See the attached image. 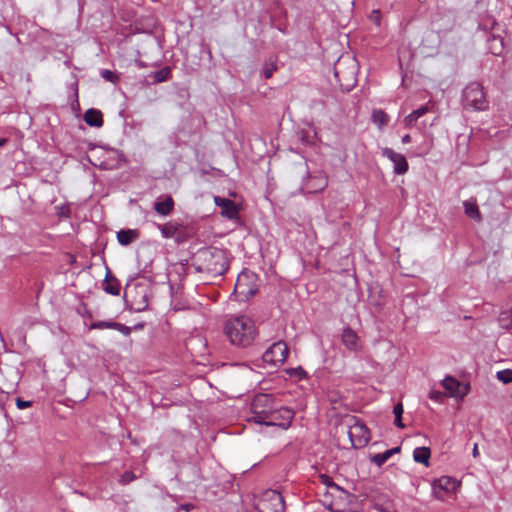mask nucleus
Segmentation results:
<instances>
[{
    "mask_svg": "<svg viewBox=\"0 0 512 512\" xmlns=\"http://www.w3.org/2000/svg\"><path fill=\"white\" fill-rule=\"evenodd\" d=\"M191 260V265L197 273H205L211 278L220 277L229 269L227 252L217 247L201 248Z\"/></svg>",
    "mask_w": 512,
    "mask_h": 512,
    "instance_id": "obj_1",
    "label": "nucleus"
},
{
    "mask_svg": "<svg viewBox=\"0 0 512 512\" xmlns=\"http://www.w3.org/2000/svg\"><path fill=\"white\" fill-rule=\"evenodd\" d=\"M224 333L232 345L245 348L254 341L256 328L249 317L239 316L225 322Z\"/></svg>",
    "mask_w": 512,
    "mask_h": 512,
    "instance_id": "obj_2",
    "label": "nucleus"
},
{
    "mask_svg": "<svg viewBox=\"0 0 512 512\" xmlns=\"http://www.w3.org/2000/svg\"><path fill=\"white\" fill-rule=\"evenodd\" d=\"M462 107L471 111H485L489 108L484 87L479 82L469 83L462 91Z\"/></svg>",
    "mask_w": 512,
    "mask_h": 512,
    "instance_id": "obj_3",
    "label": "nucleus"
},
{
    "mask_svg": "<svg viewBox=\"0 0 512 512\" xmlns=\"http://www.w3.org/2000/svg\"><path fill=\"white\" fill-rule=\"evenodd\" d=\"M151 290L145 284H136L132 288L126 286L124 301L126 307L134 312H142L148 308Z\"/></svg>",
    "mask_w": 512,
    "mask_h": 512,
    "instance_id": "obj_4",
    "label": "nucleus"
},
{
    "mask_svg": "<svg viewBox=\"0 0 512 512\" xmlns=\"http://www.w3.org/2000/svg\"><path fill=\"white\" fill-rule=\"evenodd\" d=\"M276 406V398L272 394L259 393L255 395L250 405L252 413L250 420L263 425Z\"/></svg>",
    "mask_w": 512,
    "mask_h": 512,
    "instance_id": "obj_5",
    "label": "nucleus"
},
{
    "mask_svg": "<svg viewBox=\"0 0 512 512\" xmlns=\"http://www.w3.org/2000/svg\"><path fill=\"white\" fill-rule=\"evenodd\" d=\"M347 424L348 436L351 446L355 449L365 447L370 441V431L368 427L358 417L348 415L345 418Z\"/></svg>",
    "mask_w": 512,
    "mask_h": 512,
    "instance_id": "obj_6",
    "label": "nucleus"
},
{
    "mask_svg": "<svg viewBox=\"0 0 512 512\" xmlns=\"http://www.w3.org/2000/svg\"><path fill=\"white\" fill-rule=\"evenodd\" d=\"M257 512H285V501L276 490L265 491L255 505Z\"/></svg>",
    "mask_w": 512,
    "mask_h": 512,
    "instance_id": "obj_7",
    "label": "nucleus"
},
{
    "mask_svg": "<svg viewBox=\"0 0 512 512\" xmlns=\"http://www.w3.org/2000/svg\"><path fill=\"white\" fill-rule=\"evenodd\" d=\"M257 276L253 272H241L238 277L234 288L241 300L247 301L253 297L258 291Z\"/></svg>",
    "mask_w": 512,
    "mask_h": 512,
    "instance_id": "obj_8",
    "label": "nucleus"
},
{
    "mask_svg": "<svg viewBox=\"0 0 512 512\" xmlns=\"http://www.w3.org/2000/svg\"><path fill=\"white\" fill-rule=\"evenodd\" d=\"M295 412L293 409L285 406H276L270 416L264 421L265 426H278L282 429L290 427L292 420L294 419Z\"/></svg>",
    "mask_w": 512,
    "mask_h": 512,
    "instance_id": "obj_9",
    "label": "nucleus"
},
{
    "mask_svg": "<svg viewBox=\"0 0 512 512\" xmlns=\"http://www.w3.org/2000/svg\"><path fill=\"white\" fill-rule=\"evenodd\" d=\"M289 354V348L284 341L273 343L263 354L262 359L265 363L274 366L281 365L285 362Z\"/></svg>",
    "mask_w": 512,
    "mask_h": 512,
    "instance_id": "obj_10",
    "label": "nucleus"
},
{
    "mask_svg": "<svg viewBox=\"0 0 512 512\" xmlns=\"http://www.w3.org/2000/svg\"><path fill=\"white\" fill-rule=\"evenodd\" d=\"M300 166L305 167V179L302 183L301 189L306 193H317L324 190L328 185V178L319 173L318 175L311 176L306 162L300 163Z\"/></svg>",
    "mask_w": 512,
    "mask_h": 512,
    "instance_id": "obj_11",
    "label": "nucleus"
},
{
    "mask_svg": "<svg viewBox=\"0 0 512 512\" xmlns=\"http://www.w3.org/2000/svg\"><path fill=\"white\" fill-rule=\"evenodd\" d=\"M330 489L332 490L331 496L335 500L329 504V509L332 512H344L348 508L351 495L335 483L330 485Z\"/></svg>",
    "mask_w": 512,
    "mask_h": 512,
    "instance_id": "obj_12",
    "label": "nucleus"
},
{
    "mask_svg": "<svg viewBox=\"0 0 512 512\" xmlns=\"http://www.w3.org/2000/svg\"><path fill=\"white\" fill-rule=\"evenodd\" d=\"M382 156L393 163V172L397 175L405 174L409 169V164L403 154L395 152L392 148L385 147L381 150Z\"/></svg>",
    "mask_w": 512,
    "mask_h": 512,
    "instance_id": "obj_13",
    "label": "nucleus"
},
{
    "mask_svg": "<svg viewBox=\"0 0 512 512\" xmlns=\"http://www.w3.org/2000/svg\"><path fill=\"white\" fill-rule=\"evenodd\" d=\"M458 482L449 476H443L433 482V492L437 499H444V494L453 492L458 487Z\"/></svg>",
    "mask_w": 512,
    "mask_h": 512,
    "instance_id": "obj_14",
    "label": "nucleus"
},
{
    "mask_svg": "<svg viewBox=\"0 0 512 512\" xmlns=\"http://www.w3.org/2000/svg\"><path fill=\"white\" fill-rule=\"evenodd\" d=\"M442 386L451 397L463 398L469 392V385H463L457 379L448 376L442 381Z\"/></svg>",
    "mask_w": 512,
    "mask_h": 512,
    "instance_id": "obj_15",
    "label": "nucleus"
},
{
    "mask_svg": "<svg viewBox=\"0 0 512 512\" xmlns=\"http://www.w3.org/2000/svg\"><path fill=\"white\" fill-rule=\"evenodd\" d=\"M215 204L221 208V215L227 219H235L238 215V209L234 201L220 196L214 197Z\"/></svg>",
    "mask_w": 512,
    "mask_h": 512,
    "instance_id": "obj_16",
    "label": "nucleus"
},
{
    "mask_svg": "<svg viewBox=\"0 0 512 512\" xmlns=\"http://www.w3.org/2000/svg\"><path fill=\"white\" fill-rule=\"evenodd\" d=\"M341 340L343 345L352 352H357L361 349V341L357 333L350 327L344 328Z\"/></svg>",
    "mask_w": 512,
    "mask_h": 512,
    "instance_id": "obj_17",
    "label": "nucleus"
},
{
    "mask_svg": "<svg viewBox=\"0 0 512 512\" xmlns=\"http://www.w3.org/2000/svg\"><path fill=\"white\" fill-rule=\"evenodd\" d=\"M175 202L170 195H161L154 202V210L162 215L168 216L174 210Z\"/></svg>",
    "mask_w": 512,
    "mask_h": 512,
    "instance_id": "obj_18",
    "label": "nucleus"
},
{
    "mask_svg": "<svg viewBox=\"0 0 512 512\" xmlns=\"http://www.w3.org/2000/svg\"><path fill=\"white\" fill-rule=\"evenodd\" d=\"M120 288L121 286L119 280L113 275L111 270L106 267V274L102 283V289L107 294L118 296L120 295Z\"/></svg>",
    "mask_w": 512,
    "mask_h": 512,
    "instance_id": "obj_19",
    "label": "nucleus"
},
{
    "mask_svg": "<svg viewBox=\"0 0 512 512\" xmlns=\"http://www.w3.org/2000/svg\"><path fill=\"white\" fill-rule=\"evenodd\" d=\"M182 224L177 221H169L164 224H157V228L160 230L161 235L165 239L174 238L179 234Z\"/></svg>",
    "mask_w": 512,
    "mask_h": 512,
    "instance_id": "obj_20",
    "label": "nucleus"
},
{
    "mask_svg": "<svg viewBox=\"0 0 512 512\" xmlns=\"http://www.w3.org/2000/svg\"><path fill=\"white\" fill-rule=\"evenodd\" d=\"M84 121L90 127L100 128L104 124L103 114L98 109L90 108L84 114Z\"/></svg>",
    "mask_w": 512,
    "mask_h": 512,
    "instance_id": "obj_21",
    "label": "nucleus"
},
{
    "mask_svg": "<svg viewBox=\"0 0 512 512\" xmlns=\"http://www.w3.org/2000/svg\"><path fill=\"white\" fill-rule=\"evenodd\" d=\"M139 236V233L137 230L132 229H122L117 232V240L119 244L123 246H127L131 244L133 241H135Z\"/></svg>",
    "mask_w": 512,
    "mask_h": 512,
    "instance_id": "obj_22",
    "label": "nucleus"
},
{
    "mask_svg": "<svg viewBox=\"0 0 512 512\" xmlns=\"http://www.w3.org/2000/svg\"><path fill=\"white\" fill-rule=\"evenodd\" d=\"M429 111L428 105H423L416 110H413L409 115L404 118V124L407 128L415 125L417 120Z\"/></svg>",
    "mask_w": 512,
    "mask_h": 512,
    "instance_id": "obj_23",
    "label": "nucleus"
},
{
    "mask_svg": "<svg viewBox=\"0 0 512 512\" xmlns=\"http://www.w3.org/2000/svg\"><path fill=\"white\" fill-rule=\"evenodd\" d=\"M463 207H464V211H465V214L475 220L476 222H481L482 221V215H481V212L479 210V207L476 203V201H464L463 202Z\"/></svg>",
    "mask_w": 512,
    "mask_h": 512,
    "instance_id": "obj_24",
    "label": "nucleus"
},
{
    "mask_svg": "<svg viewBox=\"0 0 512 512\" xmlns=\"http://www.w3.org/2000/svg\"><path fill=\"white\" fill-rule=\"evenodd\" d=\"M431 451L428 447H417L413 451V459L417 463H421L426 467L429 466Z\"/></svg>",
    "mask_w": 512,
    "mask_h": 512,
    "instance_id": "obj_25",
    "label": "nucleus"
},
{
    "mask_svg": "<svg viewBox=\"0 0 512 512\" xmlns=\"http://www.w3.org/2000/svg\"><path fill=\"white\" fill-rule=\"evenodd\" d=\"M148 77L152 79L154 84L165 82L171 77V68L165 66L160 70L149 73Z\"/></svg>",
    "mask_w": 512,
    "mask_h": 512,
    "instance_id": "obj_26",
    "label": "nucleus"
},
{
    "mask_svg": "<svg viewBox=\"0 0 512 512\" xmlns=\"http://www.w3.org/2000/svg\"><path fill=\"white\" fill-rule=\"evenodd\" d=\"M372 121L378 126L379 129H383V127L389 123L390 117L385 111L381 109H375L372 112Z\"/></svg>",
    "mask_w": 512,
    "mask_h": 512,
    "instance_id": "obj_27",
    "label": "nucleus"
},
{
    "mask_svg": "<svg viewBox=\"0 0 512 512\" xmlns=\"http://www.w3.org/2000/svg\"><path fill=\"white\" fill-rule=\"evenodd\" d=\"M498 323L504 329L512 328V307L500 312Z\"/></svg>",
    "mask_w": 512,
    "mask_h": 512,
    "instance_id": "obj_28",
    "label": "nucleus"
},
{
    "mask_svg": "<svg viewBox=\"0 0 512 512\" xmlns=\"http://www.w3.org/2000/svg\"><path fill=\"white\" fill-rule=\"evenodd\" d=\"M391 454L388 450L384 451L383 453H377L373 455L370 460L372 463H374L376 466L381 467L385 462H387L391 458Z\"/></svg>",
    "mask_w": 512,
    "mask_h": 512,
    "instance_id": "obj_29",
    "label": "nucleus"
},
{
    "mask_svg": "<svg viewBox=\"0 0 512 512\" xmlns=\"http://www.w3.org/2000/svg\"><path fill=\"white\" fill-rule=\"evenodd\" d=\"M496 377L499 381H501L504 384L511 383L512 382V370L504 369V370L498 371L496 374Z\"/></svg>",
    "mask_w": 512,
    "mask_h": 512,
    "instance_id": "obj_30",
    "label": "nucleus"
},
{
    "mask_svg": "<svg viewBox=\"0 0 512 512\" xmlns=\"http://www.w3.org/2000/svg\"><path fill=\"white\" fill-rule=\"evenodd\" d=\"M100 76L107 82L110 83H116L119 80V77L117 74H115L113 71L108 69H102L100 71Z\"/></svg>",
    "mask_w": 512,
    "mask_h": 512,
    "instance_id": "obj_31",
    "label": "nucleus"
},
{
    "mask_svg": "<svg viewBox=\"0 0 512 512\" xmlns=\"http://www.w3.org/2000/svg\"><path fill=\"white\" fill-rule=\"evenodd\" d=\"M114 321H95L90 324V329H113Z\"/></svg>",
    "mask_w": 512,
    "mask_h": 512,
    "instance_id": "obj_32",
    "label": "nucleus"
},
{
    "mask_svg": "<svg viewBox=\"0 0 512 512\" xmlns=\"http://www.w3.org/2000/svg\"><path fill=\"white\" fill-rule=\"evenodd\" d=\"M136 478H137L136 475L132 471H126L121 475V477L119 479V483L121 485H127V484L131 483L132 481H134Z\"/></svg>",
    "mask_w": 512,
    "mask_h": 512,
    "instance_id": "obj_33",
    "label": "nucleus"
},
{
    "mask_svg": "<svg viewBox=\"0 0 512 512\" xmlns=\"http://www.w3.org/2000/svg\"><path fill=\"white\" fill-rule=\"evenodd\" d=\"M113 329L119 331L125 336H129L131 334V328L119 322H114Z\"/></svg>",
    "mask_w": 512,
    "mask_h": 512,
    "instance_id": "obj_34",
    "label": "nucleus"
},
{
    "mask_svg": "<svg viewBox=\"0 0 512 512\" xmlns=\"http://www.w3.org/2000/svg\"><path fill=\"white\" fill-rule=\"evenodd\" d=\"M277 69L275 64H266L263 68V76L265 79H269L272 77L274 71Z\"/></svg>",
    "mask_w": 512,
    "mask_h": 512,
    "instance_id": "obj_35",
    "label": "nucleus"
},
{
    "mask_svg": "<svg viewBox=\"0 0 512 512\" xmlns=\"http://www.w3.org/2000/svg\"><path fill=\"white\" fill-rule=\"evenodd\" d=\"M445 397H446V394L442 391L432 390L429 393V398L436 402H442Z\"/></svg>",
    "mask_w": 512,
    "mask_h": 512,
    "instance_id": "obj_36",
    "label": "nucleus"
},
{
    "mask_svg": "<svg viewBox=\"0 0 512 512\" xmlns=\"http://www.w3.org/2000/svg\"><path fill=\"white\" fill-rule=\"evenodd\" d=\"M16 406L18 409L23 410V409L31 407L32 401L23 400L22 398L18 397L16 399Z\"/></svg>",
    "mask_w": 512,
    "mask_h": 512,
    "instance_id": "obj_37",
    "label": "nucleus"
},
{
    "mask_svg": "<svg viewBox=\"0 0 512 512\" xmlns=\"http://www.w3.org/2000/svg\"><path fill=\"white\" fill-rule=\"evenodd\" d=\"M290 375H295L297 376L299 379H302L303 377L306 376V372L305 370L302 368V367H297V368H293L289 371Z\"/></svg>",
    "mask_w": 512,
    "mask_h": 512,
    "instance_id": "obj_38",
    "label": "nucleus"
},
{
    "mask_svg": "<svg viewBox=\"0 0 512 512\" xmlns=\"http://www.w3.org/2000/svg\"><path fill=\"white\" fill-rule=\"evenodd\" d=\"M370 20L373 21L376 25H380L381 21V12L380 10H373L369 16Z\"/></svg>",
    "mask_w": 512,
    "mask_h": 512,
    "instance_id": "obj_39",
    "label": "nucleus"
},
{
    "mask_svg": "<svg viewBox=\"0 0 512 512\" xmlns=\"http://www.w3.org/2000/svg\"><path fill=\"white\" fill-rule=\"evenodd\" d=\"M404 409L402 403H398L394 406L393 413L394 415H403Z\"/></svg>",
    "mask_w": 512,
    "mask_h": 512,
    "instance_id": "obj_40",
    "label": "nucleus"
},
{
    "mask_svg": "<svg viewBox=\"0 0 512 512\" xmlns=\"http://www.w3.org/2000/svg\"><path fill=\"white\" fill-rule=\"evenodd\" d=\"M395 416V419H394V424L400 428V429H403L405 427V425L403 424L402 422V415H394Z\"/></svg>",
    "mask_w": 512,
    "mask_h": 512,
    "instance_id": "obj_41",
    "label": "nucleus"
},
{
    "mask_svg": "<svg viewBox=\"0 0 512 512\" xmlns=\"http://www.w3.org/2000/svg\"><path fill=\"white\" fill-rule=\"evenodd\" d=\"M194 508H195V506L192 503H185V504H181L179 506L180 510H183L186 512H189V511L193 510Z\"/></svg>",
    "mask_w": 512,
    "mask_h": 512,
    "instance_id": "obj_42",
    "label": "nucleus"
},
{
    "mask_svg": "<svg viewBox=\"0 0 512 512\" xmlns=\"http://www.w3.org/2000/svg\"><path fill=\"white\" fill-rule=\"evenodd\" d=\"M322 482L327 485L328 488H330V485L334 483L328 476L323 475L322 476Z\"/></svg>",
    "mask_w": 512,
    "mask_h": 512,
    "instance_id": "obj_43",
    "label": "nucleus"
},
{
    "mask_svg": "<svg viewBox=\"0 0 512 512\" xmlns=\"http://www.w3.org/2000/svg\"><path fill=\"white\" fill-rule=\"evenodd\" d=\"M403 144H408L411 142V137L409 134H405L401 139Z\"/></svg>",
    "mask_w": 512,
    "mask_h": 512,
    "instance_id": "obj_44",
    "label": "nucleus"
},
{
    "mask_svg": "<svg viewBox=\"0 0 512 512\" xmlns=\"http://www.w3.org/2000/svg\"><path fill=\"white\" fill-rule=\"evenodd\" d=\"M388 451L390 452L391 456H393L394 454L399 453L401 451V447L397 446L392 449H388Z\"/></svg>",
    "mask_w": 512,
    "mask_h": 512,
    "instance_id": "obj_45",
    "label": "nucleus"
},
{
    "mask_svg": "<svg viewBox=\"0 0 512 512\" xmlns=\"http://www.w3.org/2000/svg\"><path fill=\"white\" fill-rule=\"evenodd\" d=\"M472 453H473V457H474V458H476V457H478V456H479V450H478V446H477V444H475V445H474V447H473V452H472Z\"/></svg>",
    "mask_w": 512,
    "mask_h": 512,
    "instance_id": "obj_46",
    "label": "nucleus"
},
{
    "mask_svg": "<svg viewBox=\"0 0 512 512\" xmlns=\"http://www.w3.org/2000/svg\"><path fill=\"white\" fill-rule=\"evenodd\" d=\"M7 142H8V139H7V138H1V137H0V147H1V146H4Z\"/></svg>",
    "mask_w": 512,
    "mask_h": 512,
    "instance_id": "obj_47",
    "label": "nucleus"
},
{
    "mask_svg": "<svg viewBox=\"0 0 512 512\" xmlns=\"http://www.w3.org/2000/svg\"><path fill=\"white\" fill-rule=\"evenodd\" d=\"M75 97H76V102L78 103V90L77 89L75 90Z\"/></svg>",
    "mask_w": 512,
    "mask_h": 512,
    "instance_id": "obj_48",
    "label": "nucleus"
}]
</instances>
